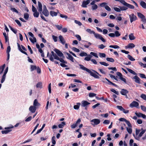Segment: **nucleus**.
<instances>
[{
  "mask_svg": "<svg viewBox=\"0 0 146 146\" xmlns=\"http://www.w3.org/2000/svg\"><path fill=\"white\" fill-rule=\"evenodd\" d=\"M54 59L57 60H59V58L53 51H52L51 52V54L49 57V59L52 62H54V59Z\"/></svg>",
  "mask_w": 146,
  "mask_h": 146,
  "instance_id": "f257e3e1",
  "label": "nucleus"
},
{
  "mask_svg": "<svg viewBox=\"0 0 146 146\" xmlns=\"http://www.w3.org/2000/svg\"><path fill=\"white\" fill-rule=\"evenodd\" d=\"M107 3L105 2H103L99 4V6L101 7H104L105 9L108 11H111V9L108 5Z\"/></svg>",
  "mask_w": 146,
  "mask_h": 146,
  "instance_id": "f03ea898",
  "label": "nucleus"
},
{
  "mask_svg": "<svg viewBox=\"0 0 146 146\" xmlns=\"http://www.w3.org/2000/svg\"><path fill=\"white\" fill-rule=\"evenodd\" d=\"M137 14L139 17L141 19V21L143 23H146V19L145 16L140 13H137Z\"/></svg>",
  "mask_w": 146,
  "mask_h": 146,
  "instance_id": "7ed1b4c3",
  "label": "nucleus"
},
{
  "mask_svg": "<svg viewBox=\"0 0 146 146\" xmlns=\"http://www.w3.org/2000/svg\"><path fill=\"white\" fill-rule=\"evenodd\" d=\"M91 122L92 123L91 124L94 126L97 125L100 123V120L98 119H94L91 120Z\"/></svg>",
  "mask_w": 146,
  "mask_h": 146,
  "instance_id": "20e7f679",
  "label": "nucleus"
},
{
  "mask_svg": "<svg viewBox=\"0 0 146 146\" xmlns=\"http://www.w3.org/2000/svg\"><path fill=\"white\" fill-rule=\"evenodd\" d=\"M95 37L97 39H99L101 40L102 42H105L106 40L102 37L101 35L98 33H95L94 34Z\"/></svg>",
  "mask_w": 146,
  "mask_h": 146,
  "instance_id": "39448f33",
  "label": "nucleus"
},
{
  "mask_svg": "<svg viewBox=\"0 0 146 146\" xmlns=\"http://www.w3.org/2000/svg\"><path fill=\"white\" fill-rule=\"evenodd\" d=\"M129 16L131 23H132L133 22L135 21L137 19V17L133 13H132L129 15Z\"/></svg>",
  "mask_w": 146,
  "mask_h": 146,
  "instance_id": "423d86ee",
  "label": "nucleus"
},
{
  "mask_svg": "<svg viewBox=\"0 0 146 146\" xmlns=\"http://www.w3.org/2000/svg\"><path fill=\"white\" fill-rule=\"evenodd\" d=\"M8 67H7L6 69H5V71L3 75L2 76V79L1 80V83H3L5 81V77H6V75L8 71Z\"/></svg>",
  "mask_w": 146,
  "mask_h": 146,
  "instance_id": "0eeeda50",
  "label": "nucleus"
},
{
  "mask_svg": "<svg viewBox=\"0 0 146 146\" xmlns=\"http://www.w3.org/2000/svg\"><path fill=\"white\" fill-rule=\"evenodd\" d=\"M139 104L138 102L135 101H133L129 105V106L131 108L134 107L138 108V106H139Z\"/></svg>",
  "mask_w": 146,
  "mask_h": 146,
  "instance_id": "6e6552de",
  "label": "nucleus"
},
{
  "mask_svg": "<svg viewBox=\"0 0 146 146\" xmlns=\"http://www.w3.org/2000/svg\"><path fill=\"white\" fill-rule=\"evenodd\" d=\"M28 34L29 36H31L33 38V40L31 38H29V39L33 43L35 42H36V39L35 37H34V35L31 32H29Z\"/></svg>",
  "mask_w": 146,
  "mask_h": 146,
  "instance_id": "1a4fd4ad",
  "label": "nucleus"
},
{
  "mask_svg": "<svg viewBox=\"0 0 146 146\" xmlns=\"http://www.w3.org/2000/svg\"><path fill=\"white\" fill-rule=\"evenodd\" d=\"M117 108L120 111H122L123 112L125 113H127L129 112V110H125L121 106H117Z\"/></svg>",
  "mask_w": 146,
  "mask_h": 146,
  "instance_id": "9d476101",
  "label": "nucleus"
},
{
  "mask_svg": "<svg viewBox=\"0 0 146 146\" xmlns=\"http://www.w3.org/2000/svg\"><path fill=\"white\" fill-rule=\"evenodd\" d=\"M89 73L90 74V75L91 76H93L95 78L97 79H99L100 78V77L98 75L94 72H93L90 70Z\"/></svg>",
  "mask_w": 146,
  "mask_h": 146,
  "instance_id": "9b49d317",
  "label": "nucleus"
},
{
  "mask_svg": "<svg viewBox=\"0 0 146 146\" xmlns=\"http://www.w3.org/2000/svg\"><path fill=\"white\" fill-rule=\"evenodd\" d=\"M54 51L59 56L64 57L63 54L58 49H54Z\"/></svg>",
  "mask_w": 146,
  "mask_h": 146,
  "instance_id": "f8f14e48",
  "label": "nucleus"
},
{
  "mask_svg": "<svg viewBox=\"0 0 146 146\" xmlns=\"http://www.w3.org/2000/svg\"><path fill=\"white\" fill-rule=\"evenodd\" d=\"M135 114L137 117H142L144 119L146 118V115L141 113H137V112H135Z\"/></svg>",
  "mask_w": 146,
  "mask_h": 146,
  "instance_id": "ddd939ff",
  "label": "nucleus"
},
{
  "mask_svg": "<svg viewBox=\"0 0 146 146\" xmlns=\"http://www.w3.org/2000/svg\"><path fill=\"white\" fill-rule=\"evenodd\" d=\"M89 0H87L86 1H84L82 2V7H86V5L89 4L90 3Z\"/></svg>",
  "mask_w": 146,
  "mask_h": 146,
  "instance_id": "4468645a",
  "label": "nucleus"
},
{
  "mask_svg": "<svg viewBox=\"0 0 146 146\" xmlns=\"http://www.w3.org/2000/svg\"><path fill=\"white\" fill-rule=\"evenodd\" d=\"M67 56L66 57L67 58L70 60L72 62H74V58L70 54L68 53H66Z\"/></svg>",
  "mask_w": 146,
  "mask_h": 146,
  "instance_id": "2eb2a0df",
  "label": "nucleus"
},
{
  "mask_svg": "<svg viewBox=\"0 0 146 146\" xmlns=\"http://www.w3.org/2000/svg\"><path fill=\"white\" fill-rule=\"evenodd\" d=\"M36 107L33 106H31L29 108V110L32 113H34L35 112L36 109Z\"/></svg>",
  "mask_w": 146,
  "mask_h": 146,
  "instance_id": "dca6fc26",
  "label": "nucleus"
},
{
  "mask_svg": "<svg viewBox=\"0 0 146 146\" xmlns=\"http://www.w3.org/2000/svg\"><path fill=\"white\" fill-rule=\"evenodd\" d=\"M135 75V76L133 77V79L135 80V81L136 83L140 84V79L137 76H136V75Z\"/></svg>",
  "mask_w": 146,
  "mask_h": 146,
  "instance_id": "f3484780",
  "label": "nucleus"
},
{
  "mask_svg": "<svg viewBox=\"0 0 146 146\" xmlns=\"http://www.w3.org/2000/svg\"><path fill=\"white\" fill-rule=\"evenodd\" d=\"M59 39L60 42L63 44H65L66 41L63 37L62 35H60L58 37Z\"/></svg>",
  "mask_w": 146,
  "mask_h": 146,
  "instance_id": "a211bd4d",
  "label": "nucleus"
},
{
  "mask_svg": "<svg viewBox=\"0 0 146 146\" xmlns=\"http://www.w3.org/2000/svg\"><path fill=\"white\" fill-rule=\"evenodd\" d=\"M79 66L80 67V68L84 70H85L88 73L90 71V70L88 68L85 67L83 65L79 64Z\"/></svg>",
  "mask_w": 146,
  "mask_h": 146,
  "instance_id": "6ab92c4d",
  "label": "nucleus"
},
{
  "mask_svg": "<svg viewBox=\"0 0 146 146\" xmlns=\"http://www.w3.org/2000/svg\"><path fill=\"white\" fill-rule=\"evenodd\" d=\"M3 35L5 37V42L6 43V42H8V43L9 44V37H8V34H7V35L6 34V33L5 32L3 33Z\"/></svg>",
  "mask_w": 146,
  "mask_h": 146,
  "instance_id": "aec40b11",
  "label": "nucleus"
},
{
  "mask_svg": "<svg viewBox=\"0 0 146 146\" xmlns=\"http://www.w3.org/2000/svg\"><path fill=\"white\" fill-rule=\"evenodd\" d=\"M58 13H60L58 10H57V12H56L53 11H51L50 12V14L52 17L56 16Z\"/></svg>",
  "mask_w": 146,
  "mask_h": 146,
  "instance_id": "412c9836",
  "label": "nucleus"
},
{
  "mask_svg": "<svg viewBox=\"0 0 146 146\" xmlns=\"http://www.w3.org/2000/svg\"><path fill=\"white\" fill-rule=\"evenodd\" d=\"M129 92L126 90L122 89L120 91V93L123 95H126Z\"/></svg>",
  "mask_w": 146,
  "mask_h": 146,
  "instance_id": "4be33fe9",
  "label": "nucleus"
},
{
  "mask_svg": "<svg viewBox=\"0 0 146 146\" xmlns=\"http://www.w3.org/2000/svg\"><path fill=\"white\" fill-rule=\"evenodd\" d=\"M135 45L133 43H130L128 44V45L125 46V48H131L134 47Z\"/></svg>",
  "mask_w": 146,
  "mask_h": 146,
  "instance_id": "5701e85b",
  "label": "nucleus"
},
{
  "mask_svg": "<svg viewBox=\"0 0 146 146\" xmlns=\"http://www.w3.org/2000/svg\"><path fill=\"white\" fill-rule=\"evenodd\" d=\"M38 9L39 11L41 12L42 11V5L41 3L39 1H38Z\"/></svg>",
  "mask_w": 146,
  "mask_h": 146,
  "instance_id": "b1692460",
  "label": "nucleus"
},
{
  "mask_svg": "<svg viewBox=\"0 0 146 146\" xmlns=\"http://www.w3.org/2000/svg\"><path fill=\"white\" fill-rule=\"evenodd\" d=\"M42 13L46 17H48L49 15V13L47 9H43Z\"/></svg>",
  "mask_w": 146,
  "mask_h": 146,
  "instance_id": "393cba45",
  "label": "nucleus"
},
{
  "mask_svg": "<svg viewBox=\"0 0 146 146\" xmlns=\"http://www.w3.org/2000/svg\"><path fill=\"white\" fill-rule=\"evenodd\" d=\"M33 106L36 107L40 106V104L38 102L37 99H35L33 102Z\"/></svg>",
  "mask_w": 146,
  "mask_h": 146,
  "instance_id": "a878e982",
  "label": "nucleus"
},
{
  "mask_svg": "<svg viewBox=\"0 0 146 146\" xmlns=\"http://www.w3.org/2000/svg\"><path fill=\"white\" fill-rule=\"evenodd\" d=\"M82 107H85L86 106L90 104V103L84 100L82 102Z\"/></svg>",
  "mask_w": 146,
  "mask_h": 146,
  "instance_id": "bb28decb",
  "label": "nucleus"
},
{
  "mask_svg": "<svg viewBox=\"0 0 146 146\" xmlns=\"http://www.w3.org/2000/svg\"><path fill=\"white\" fill-rule=\"evenodd\" d=\"M66 125V123L64 121H63L61 123V124L58 125V127L59 128H62Z\"/></svg>",
  "mask_w": 146,
  "mask_h": 146,
  "instance_id": "cd10ccee",
  "label": "nucleus"
},
{
  "mask_svg": "<svg viewBox=\"0 0 146 146\" xmlns=\"http://www.w3.org/2000/svg\"><path fill=\"white\" fill-rule=\"evenodd\" d=\"M127 70H128V72H129L131 74H132L134 75H137V74L134 71L132 70L131 69H129L128 68H126Z\"/></svg>",
  "mask_w": 146,
  "mask_h": 146,
  "instance_id": "c85d7f7f",
  "label": "nucleus"
},
{
  "mask_svg": "<svg viewBox=\"0 0 146 146\" xmlns=\"http://www.w3.org/2000/svg\"><path fill=\"white\" fill-rule=\"evenodd\" d=\"M140 5L143 8L146 9V3L144 2L141 1L140 2Z\"/></svg>",
  "mask_w": 146,
  "mask_h": 146,
  "instance_id": "c756f323",
  "label": "nucleus"
},
{
  "mask_svg": "<svg viewBox=\"0 0 146 146\" xmlns=\"http://www.w3.org/2000/svg\"><path fill=\"white\" fill-rule=\"evenodd\" d=\"M125 6L127 7L128 8H129L130 9H134L135 8V7L133 5L129 4L127 3L126 4Z\"/></svg>",
  "mask_w": 146,
  "mask_h": 146,
  "instance_id": "7c9ffc66",
  "label": "nucleus"
},
{
  "mask_svg": "<svg viewBox=\"0 0 146 146\" xmlns=\"http://www.w3.org/2000/svg\"><path fill=\"white\" fill-rule=\"evenodd\" d=\"M141 130L142 131L139 133L138 135L139 137H142L143 134L145 133L146 131L145 129H143L141 128Z\"/></svg>",
  "mask_w": 146,
  "mask_h": 146,
  "instance_id": "2f4dec72",
  "label": "nucleus"
},
{
  "mask_svg": "<svg viewBox=\"0 0 146 146\" xmlns=\"http://www.w3.org/2000/svg\"><path fill=\"white\" fill-rule=\"evenodd\" d=\"M129 39L131 40H133L135 39V37L133 35V33H131L129 35Z\"/></svg>",
  "mask_w": 146,
  "mask_h": 146,
  "instance_id": "473e14b6",
  "label": "nucleus"
},
{
  "mask_svg": "<svg viewBox=\"0 0 146 146\" xmlns=\"http://www.w3.org/2000/svg\"><path fill=\"white\" fill-rule=\"evenodd\" d=\"M5 66V64H4L3 66L0 67V74H1L3 72Z\"/></svg>",
  "mask_w": 146,
  "mask_h": 146,
  "instance_id": "72a5a7b5",
  "label": "nucleus"
},
{
  "mask_svg": "<svg viewBox=\"0 0 146 146\" xmlns=\"http://www.w3.org/2000/svg\"><path fill=\"white\" fill-rule=\"evenodd\" d=\"M77 104V105H74V108L75 110H78L79 109L80 104V103H78Z\"/></svg>",
  "mask_w": 146,
  "mask_h": 146,
  "instance_id": "f704fd0d",
  "label": "nucleus"
},
{
  "mask_svg": "<svg viewBox=\"0 0 146 146\" xmlns=\"http://www.w3.org/2000/svg\"><path fill=\"white\" fill-rule=\"evenodd\" d=\"M7 63H8V60L9 59V46H8L7 47Z\"/></svg>",
  "mask_w": 146,
  "mask_h": 146,
  "instance_id": "c9c22d12",
  "label": "nucleus"
},
{
  "mask_svg": "<svg viewBox=\"0 0 146 146\" xmlns=\"http://www.w3.org/2000/svg\"><path fill=\"white\" fill-rule=\"evenodd\" d=\"M86 31L87 32L91 34H93L94 35L95 33L94 31H92L91 29H87Z\"/></svg>",
  "mask_w": 146,
  "mask_h": 146,
  "instance_id": "e433bc0d",
  "label": "nucleus"
},
{
  "mask_svg": "<svg viewBox=\"0 0 146 146\" xmlns=\"http://www.w3.org/2000/svg\"><path fill=\"white\" fill-rule=\"evenodd\" d=\"M128 59L131 61H133L135 60V59L133 58V57L130 55L128 54L127 56Z\"/></svg>",
  "mask_w": 146,
  "mask_h": 146,
  "instance_id": "4c0bfd02",
  "label": "nucleus"
},
{
  "mask_svg": "<svg viewBox=\"0 0 146 146\" xmlns=\"http://www.w3.org/2000/svg\"><path fill=\"white\" fill-rule=\"evenodd\" d=\"M126 129L129 134H131L132 133V130L131 128L126 127Z\"/></svg>",
  "mask_w": 146,
  "mask_h": 146,
  "instance_id": "58836bf2",
  "label": "nucleus"
},
{
  "mask_svg": "<svg viewBox=\"0 0 146 146\" xmlns=\"http://www.w3.org/2000/svg\"><path fill=\"white\" fill-rule=\"evenodd\" d=\"M106 60L111 62H113L114 61V59L112 58H106Z\"/></svg>",
  "mask_w": 146,
  "mask_h": 146,
  "instance_id": "ea45409f",
  "label": "nucleus"
},
{
  "mask_svg": "<svg viewBox=\"0 0 146 146\" xmlns=\"http://www.w3.org/2000/svg\"><path fill=\"white\" fill-rule=\"evenodd\" d=\"M55 138V137L54 136H53L52 138V143L53 145H55L56 143Z\"/></svg>",
  "mask_w": 146,
  "mask_h": 146,
  "instance_id": "a19ab883",
  "label": "nucleus"
},
{
  "mask_svg": "<svg viewBox=\"0 0 146 146\" xmlns=\"http://www.w3.org/2000/svg\"><path fill=\"white\" fill-rule=\"evenodd\" d=\"M99 63L101 65H104L105 66H108L109 65V64L106 63V62H99Z\"/></svg>",
  "mask_w": 146,
  "mask_h": 146,
  "instance_id": "79ce46f5",
  "label": "nucleus"
},
{
  "mask_svg": "<svg viewBox=\"0 0 146 146\" xmlns=\"http://www.w3.org/2000/svg\"><path fill=\"white\" fill-rule=\"evenodd\" d=\"M141 110L144 111L146 112V107L143 105H141L140 106Z\"/></svg>",
  "mask_w": 146,
  "mask_h": 146,
  "instance_id": "37998d69",
  "label": "nucleus"
},
{
  "mask_svg": "<svg viewBox=\"0 0 146 146\" xmlns=\"http://www.w3.org/2000/svg\"><path fill=\"white\" fill-rule=\"evenodd\" d=\"M90 54L92 55V56H95V57H96V58H98V54H97V53H96L95 52H91L90 53Z\"/></svg>",
  "mask_w": 146,
  "mask_h": 146,
  "instance_id": "c03bdc74",
  "label": "nucleus"
},
{
  "mask_svg": "<svg viewBox=\"0 0 146 146\" xmlns=\"http://www.w3.org/2000/svg\"><path fill=\"white\" fill-rule=\"evenodd\" d=\"M80 56L82 57L84 56H88V54L86 52H83L81 53L80 54Z\"/></svg>",
  "mask_w": 146,
  "mask_h": 146,
  "instance_id": "a18cd8bd",
  "label": "nucleus"
},
{
  "mask_svg": "<svg viewBox=\"0 0 146 146\" xmlns=\"http://www.w3.org/2000/svg\"><path fill=\"white\" fill-rule=\"evenodd\" d=\"M24 18L26 20H28L29 18V15L27 13H25L24 14Z\"/></svg>",
  "mask_w": 146,
  "mask_h": 146,
  "instance_id": "49530a36",
  "label": "nucleus"
},
{
  "mask_svg": "<svg viewBox=\"0 0 146 146\" xmlns=\"http://www.w3.org/2000/svg\"><path fill=\"white\" fill-rule=\"evenodd\" d=\"M37 68V67L36 66L34 65H31V71H33V70L36 69Z\"/></svg>",
  "mask_w": 146,
  "mask_h": 146,
  "instance_id": "de8ad7c7",
  "label": "nucleus"
},
{
  "mask_svg": "<svg viewBox=\"0 0 146 146\" xmlns=\"http://www.w3.org/2000/svg\"><path fill=\"white\" fill-rule=\"evenodd\" d=\"M96 94L93 93H90L89 94V96L90 97H93L95 96Z\"/></svg>",
  "mask_w": 146,
  "mask_h": 146,
  "instance_id": "09e8293b",
  "label": "nucleus"
},
{
  "mask_svg": "<svg viewBox=\"0 0 146 146\" xmlns=\"http://www.w3.org/2000/svg\"><path fill=\"white\" fill-rule=\"evenodd\" d=\"M39 15V13L37 11L34 12L33 15L34 17H38Z\"/></svg>",
  "mask_w": 146,
  "mask_h": 146,
  "instance_id": "8fccbe9b",
  "label": "nucleus"
},
{
  "mask_svg": "<svg viewBox=\"0 0 146 146\" xmlns=\"http://www.w3.org/2000/svg\"><path fill=\"white\" fill-rule=\"evenodd\" d=\"M11 10L13 12H15L18 14L19 13V12L15 8H11Z\"/></svg>",
  "mask_w": 146,
  "mask_h": 146,
  "instance_id": "3c124183",
  "label": "nucleus"
},
{
  "mask_svg": "<svg viewBox=\"0 0 146 146\" xmlns=\"http://www.w3.org/2000/svg\"><path fill=\"white\" fill-rule=\"evenodd\" d=\"M121 10V11H125L127 10L128 9V8L127 7H126V6H122V7H119Z\"/></svg>",
  "mask_w": 146,
  "mask_h": 146,
  "instance_id": "603ef678",
  "label": "nucleus"
},
{
  "mask_svg": "<svg viewBox=\"0 0 146 146\" xmlns=\"http://www.w3.org/2000/svg\"><path fill=\"white\" fill-rule=\"evenodd\" d=\"M42 86V83L41 82H38V83L36 85V87L37 88H41Z\"/></svg>",
  "mask_w": 146,
  "mask_h": 146,
  "instance_id": "864d4df0",
  "label": "nucleus"
},
{
  "mask_svg": "<svg viewBox=\"0 0 146 146\" xmlns=\"http://www.w3.org/2000/svg\"><path fill=\"white\" fill-rule=\"evenodd\" d=\"M99 56L100 57L105 58L106 56V55L105 53H99Z\"/></svg>",
  "mask_w": 146,
  "mask_h": 146,
  "instance_id": "5fc2aeb1",
  "label": "nucleus"
},
{
  "mask_svg": "<svg viewBox=\"0 0 146 146\" xmlns=\"http://www.w3.org/2000/svg\"><path fill=\"white\" fill-rule=\"evenodd\" d=\"M110 90L111 92H113L117 95L119 94V92L117 91H116L113 88L111 89Z\"/></svg>",
  "mask_w": 146,
  "mask_h": 146,
  "instance_id": "6e6d98bb",
  "label": "nucleus"
},
{
  "mask_svg": "<svg viewBox=\"0 0 146 146\" xmlns=\"http://www.w3.org/2000/svg\"><path fill=\"white\" fill-rule=\"evenodd\" d=\"M139 75L140 76L141 78L146 79V77L144 74L141 73H139Z\"/></svg>",
  "mask_w": 146,
  "mask_h": 146,
  "instance_id": "4d7b16f0",
  "label": "nucleus"
},
{
  "mask_svg": "<svg viewBox=\"0 0 146 146\" xmlns=\"http://www.w3.org/2000/svg\"><path fill=\"white\" fill-rule=\"evenodd\" d=\"M10 28L11 30L15 34L17 33V30L16 29H14L11 27L10 26Z\"/></svg>",
  "mask_w": 146,
  "mask_h": 146,
  "instance_id": "13d9d810",
  "label": "nucleus"
},
{
  "mask_svg": "<svg viewBox=\"0 0 146 146\" xmlns=\"http://www.w3.org/2000/svg\"><path fill=\"white\" fill-rule=\"evenodd\" d=\"M109 47L110 48H119V47L117 45H110L109 46Z\"/></svg>",
  "mask_w": 146,
  "mask_h": 146,
  "instance_id": "bf43d9fd",
  "label": "nucleus"
},
{
  "mask_svg": "<svg viewBox=\"0 0 146 146\" xmlns=\"http://www.w3.org/2000/svg\"><path fill=\"white\" fill-rule=\"evenodd\" d=\"M55 26L59 30H60L62 28V25H56Z\"/></svg>",
  "mask_w": 146,
  "mask_h": 146,
  "instance_id": "052dcab7",
  "label": "nucleus"
},
{
  "mask_svg": "<svg viewBox=\"0 0 146 146\" xmlns=\"http://www.w3.org/2000/svg\"><path fill=\"white\" fill-rule=\"evenodd\" d=\"M59 14H60V17H61V18H64L65 19H67L68 17L66 15H65L61 14L60 13H59Z\"/></svg>",
  "mask_w": 146,
  "mask_h": 146,
  "instance_id": "680f3d73",
  "label": "nucleus"
},
{
  "mask_svg": "<svg viewBox=\"0 0 146 146\" xmlns=\"http://www.w3.org/2000/svg\"><path fill=\"white\" fill-rule=\"evenodd\" d=\"M92 8L93 10H95L97 9L98 6L97 5L95 4L92 6Z\"/></svg>",
  "mask_w": 146,
  "mask_h": 146,
  "instance_id": "e2e57ef3",
  "label": "nucleus"
},
{
  "mask_svg": "<svg viewBox=\"0 0 146 146\" xmlns=\"http://www.w3.org/2000/svg\"><path fill=\"white\" fill-rule=\"evenodd\" d=\"M59 60L61 62L63 63H65V64H67V62L66 61H65L64 60H63L62 58H59V60Z\"/></svg>",
  "mask_w": 146,
  "mask_h": 146,
  "instance_id": "0e129e2a",
  "label": "nucleus"
},
{
  "mask_svg": "<svg viewBox=\"0 0 146 146\" xmlns=\"http://www.w3.org/2000/svg\"><path fill=\"white\" fill-rule=\"evenodd\" d=\"M115 36L116 37H118L120 36L121 34L119 33V32L117 31H115Z\"/></svg>",
  "mask_w": 146,
  "mask_h": 146,
  "instance_id": "69168bd1",
  "label": "nucleus"
},
{
  "mask_svg": "<svg viewBox=\"0 0 146 146\" xmlns=\"http://www.w3.org/2000/svg\"><path fill=\"white\" fill-rule=\"evenodd\" d=\"M140 97L144 100H146V96L145 94H141L140 96Z\"/></svg>",
  "mask_w": 146,
  "mask_h": 146,
  "instance_id": "338daca9",
  "label": "nucleus"
},
{
  "mask_svg": "<svg viewBox=\"0 0 146 146\" xmlns=\"http://www.w3.org/2000/svg\"><path fill=\"white\" fill-rule=\"evenodd\" d=\"M15 21L19 27H21V24L19 20L16 19L15 20Z\"/></svg>",
  "mask_w": 146,
  "mask_h": 146,
  "instance_id": "774afa93",
  "label": "nucleus"
}]
</instances>
